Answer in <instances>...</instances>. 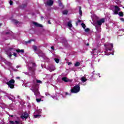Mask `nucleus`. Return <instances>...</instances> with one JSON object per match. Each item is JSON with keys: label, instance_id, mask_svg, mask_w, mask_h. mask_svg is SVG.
Instances as JSON below:
<instances>
[{"label": "nucleus", "instance_id": "nucleus-1", "mask_svg": "<svg viewBox=\"0 0 124 124\" xmlns=\"http://www.w3.org/2000/svg\"><path fill=\"white\" fill-rule=\"evenodd\" d=\"M31 90L34 93V94L36 96L40 94L39 91H38V84L36 83H34L32 85Z\"/></svg>", "mask_w": 124, "mask_h": 124}, {"label": "nucleus", "instance_id": "nucleus-2", "mask_svg": "<svg viewBox=\"0 0 124 124\" xmlns=\"http://www.w3.org/2000/svg\"><path fill=\"white\" fill-rule=\"evenodd\" d=\"M80 92V85L78 84L75 85L72 89H71V93H77Z\"/></svg>", "mask_w": 124, "mask_h": 124}, {"label": "nucleus", "instance_id": "nucleus-3", "mask_svg": "<svg viewBox=\"0 0 124 124\" xmlns=\"http://www.w3.org/2000/svg\"><path fill=\"white\" fill-rule=\"evenodd\" d=\"M6 85H8L9 88L10 89H14V84H15V80L14 79H11L9 81L6 83Z\"/></svg>", "mask_w": 124, "mask_h": 124}, {"label": "nucleus", "instance_id": "nucleus-4", "mask_svg": "<svg viewBox=\"0 0 124 124\" xmlns=\"http://www.w3.org/2000/svg\"><path fill=\"white\" fill-rule=\"evenodd\" d=\"M114 10L113 11V14L114 15H118L119 14V12L121 11V8L120 7L117 5H114Z\"/></svg>", "mask_w": 124, "mask_h": 124}, {"label": "nucleus", "instance_id": "nucleus-5", "mask_svg": "<svg viewBox=\"0 0 124 124\" xmlns=\"http://www.w3.org/2000/svg\"><path fill=\"white\" fill-rule=\"evenodd\" d=\"M20 117L21 119H22V120H24V119H26V120H27V119L29 118V114L27 112H24L23 114L20 116Z\"/></svg>", "mask_w": 124, "mask_h": 124}, {"label": "nucleus", "instance_id": "nucleus-6", "mask_svg": "<svg viewBox=\"0 0 124 124\" xmlns=\"http://www.w3.org/2000/svg\"><path fill=\"white\" fill-rule=\"evenodd\" d=\"M105 19L102 18L99 20L97 21V24L98 26H101L102 25V23H105Z\"/></svg>", "mask_w": 124, "mask_h": 124}, {"label": "nucleus", "instance_id": "nucleus-7", "mask_svg": "<svg viewBox=\"0 0 124 124\" xmlns=\"http://www.w3.org/2000/svg\"><path fill=\"white\" fill-rule=\"evenodd\" d=\"M29 70L31 71L32 75H34L35 74V68H34L33 67H29Z\"/></svg>", "mask_w": 124, "mask_h": 124}, {"label": "nucleus", "instance_id": "nucleus-8", "mask_svg": "<svg viewBox=\"0 0 124 124\" xmlns=\"http://www.w3.org/2000/svg\"><path fill=\"white\" fill-rule=\"evenodd\" d=\"M54 4V1L53 0H48L46 1V5L48 6H52Z\"/></svg>", "mask_w": 124, "mask_h": 124}, {"label": "nucleus", "instance_id": "nucleus-9", "mask_svg": "<svg viewBox=\"0 0 124 124\" xmlns=\"http://www.w3.org/2000/svg\"><path fill=\"white\" fill-rule=\"evenodd\" d=\"M33 25H34L35 27H37V28H43V26L37 22H33Z\"/></svg>", "mask_w": 124, "mask_h": 124}, {"label": "nucleus", "instance_id": "nucleus-10", "mask_svg": "<svg viewBox=\"0 0 124 124\" xmlns=\"http://www.w3.org/2000/svg\"><path fill=\"white\" fill-rule=\"evenodd\" d=\"M62 81H63L64 82H65L66 83H67L68 82H69V79L67 78L66 77H63L62 78Z\"/></svg>", "mask_w": 124, "mask_h": 124}, {"label": "nucleus", "instance_id": "nucleus-11", "mask_svg": "<svg viewBox=\"0 0 124 124\" xmlns=\"http://www.w3.org/2000/svg\"><path fill=\"white\" fill-rule=\"evenodd\" d=\"M16 51L17 53H24L25 52L24 49H16Z\"/></svg>", "mask_w": 124, "mask_h": 124}, {"label": "nucleus", "instance_id": "nucleus-12", "mask_svg": "<svg viewBox=\"0 0 124 124\" xmlns=\"http://www.w3.org/2000/svg\"><path fill=\"white\" fill-rule=\"evenodd\" d=\"M118 14L119 16H120V17H124V12H123L122 11L119 12Z\"/></svg>", "mask_w": 124, "mask_h": 124}, {"label": "nucleus", "instance_id": "nucleus-13", "mask_svg": "<svg viewBox=\"0 0 124 124\" xmlns=\"http://www.w3.org/2000/svg\"><path fill=\"white\" fill-rule=\"evenodd\" d=\"M67 26L69 27V28H72V24H71V21H69L67 23Z\"/></svg>", "mask_w": 124, "mask_h": 124}, {"label": "nucleus", "instance_id": "nucleus-14", "mask_svg": "<svg viewBox=\"0 0 124 124\" xmlns=\"http://www.w3.org/2000/svg\"><path fill=\"white\" fill-rule=\"evenodd\" d=\"M20 7L24 9V8H26L27 7V4H22L21 5H20Z\"/></svg>", "mask_w": 124, "mask_h": 124}, {"label": "nucleus", "instance_id": "nucleus-15", "mask_svg": "<svg viewBox=\"0 0 124 124\" xmlns=\"http://www.w3.org/2000/svg\"><path fill=\"white\" fill-rule=\"evenodd\" d=\"M79 15H80V16H82V7L79 6Z\"/></svg>", "mask_w": 124, "mask_h": 124}, {"label": "nucleus", "instance_id": "nucleus-16", "mask_svg": "<svg viewBox=\"0 0 124 124\" xmlns=\"http://www.w3.org/2000/svg\"><path fill=\"white\" fill-rule=\"evenodd\" d=\"M67 13H68V11H67V10H64V11L62 12V14H63V15H67Z\"/></svg>", "mask_w": 124, "mask_h": 124}, {"label": "nucleus", "instance_id": "nucleus-17", "mask_svg": "<svg viewBox=\"0 0 124 124\" xmlns=\"http://www.w3.org/2000/svg\"><path fill=\"white\" fill-rule=\"evenodd\" d=\"M81 81L82 82H86L87 81V78H86L82 77L81 78Z\"/></svg>", "mask_w": 124, "mask_h": 124}, {"label": "nucleus", "instance_id": "nucleus-18", "mask_svg": "<svg viewBox=\"0 0 124 124\" xmlns=\"http://www.w3.org/2000/svg\"><path fill=\"white\" fill-rule=\"evenodd\" d=\"M119 33H122L121 35H124V30L123 29V30H120L119 31Z\"/></svg>", "mask_w": 124, "mask_h": 124}, {"label": "nucleus", "instance_id": "nucleus-19", "mask_svg": "<svg viewBox=\"0 0 124 124\" xmlns=\"http://www.w3.org/2000/svg\"><path fill=\"white\" fill-rule=\"evenodd\" d=\"M80 65V62H76V63L75 64V66L77 67V66H79Z\"/></svg>", "mask_w": 124, "mask_h": 124}, {"label": "nucleus", "instance_id": "nucleus-20", "mask_svg": "<svg viewBox=\"0 0 124 124\" xmlns=\"http://www.w3.org/2000/svg\"><path fill=\"white\" fill-rule=\"evenodd\" d=\"M32 41H33V40H30L28 41L25 42V44H29L31 43Z\"/></svg>", "mask_w": 124, "mask_h": 124}, {"label": "nucleus", "instance_id": "nucleus-21", "mask_svg": "<svg viewBox=\"0 0 124 124\" xmlns=\"http://www.w3.org/2000/svg\"><path fill=\"white\" fill-rule=\"evenodd\" d=\"M32 48L34 50V51H37V46H33Z\"/></svg>", "mask_w": 124, "mask_h": 124}, {"label": "nucleus", "instance_id": "nucleus-22", "mask_svg": "<svg viewBox=\"0 0 124 124\" xmlns=\"http://www.w3.org/2000/svg\"><path fill=\"white\" fill-rule=\"evenodd\" d=\"M54 60H55L56 63H59V62H60V59H59L58 58H55Z\"/></svg>", "mask_w": 124, "mask_h": 124}, {"label": "nucleus", "instance_id": "nucleus-23", "mask_svg": "<svg viewBox=\"0 0 124 124\" xmlns=\"http://www.w3.org/2000/svg\"><path fill=\"white\" fill-rule=\"evenodd\" d=\"M81 26L82 27L83 29H86V24H85V23H81Z\"/></svg>", "mask_w": 124, "mask_h": 124}, {"label": "nucleus", "instance_id": "nucleus-24", "mask_svg": "<svg viewBox=\"0 0 124 124\" xmlns=\"http://www.w3.org/2000/svg\"><path fill=\"white\" fill-rule=\"evenodd\" d=\"M36 82L39 84H42V81L40 80L36 79Z\"/></svg>", "mask_w": 124, "mask_h": 124}, {"label": "nucleus", "instance_id": "nucleus-25", "mask_svg": "<svg viewBox=\"0 0 124 124\" xmlns=\"http://www.w3.org/2000/svg\"><path fill=\"white\" fill-rule=\"evenodd\" d=\"M59 6L62 7V8H63V5H62V2H59Z\"/></svg>", "mask_w": 124, "mask_h": 124}, {"label": "nucleus", "instance_id": "nucleus-26", "mask_svg": "<svg viewBox=\"0 0 124 124\" xmlns=\"http://www.w3.org/2000/svg\"><path fill=\"white\" fill-rule=\"evenodd\" d=\"M112 51V49H110V48H108V47H106V52H108V51Z\"/></svg>", "mask_w": 124, "mask_h": 124}, {"label": "nucleus", "instance_id": "nucleus-27", "mask_svg": "<svg viewBox=\"0 0 124 124\" xmlns=\"http://www.w3.org/2000/svg\"><path fill=\"white\" fill-rule=\"evenodd\" d=\"M39 117H40V115L39 114H36L34 115V117L35 118H39Z\"/></svg>", "mask_w": 124, "mask_h": 124}, {"label": "nucleus", "instance_id": "nucleus-28", "mask_svg": "<svg viewBox=\"0 0 124 124\" xmlns=\"http://www.w3.org/2000/svg\"><path fill=\"white\" fill-rule=\"evenodd\" d=\"M90 30L89 28H87L85 29V31L86 32H89V31H90Z\"/></svg>", "mask_w": 124, "mask_h": 124}, {"label": "nucleus", "instance_id": "nucleus-29", "mask_svg": "<svg viewBox=\"0 0 124 124\" xmlns=\"http://www.w3.org/2000/svg\"><path fill=\"white\" fill-rule=\"evenodd\" d=\"M36 100L37 102H40V101H41V98H37Z\"/></svg>", "mask_w": 124, "mask_h": 124}, {"label": "nucleus", "instance_id": "nucleus-30", "mask_svg": "<svg viewBox=\"0 0 124 124\" xmlns=\"http://www.w3.org/2000/svg\"><path fill=\"white\" fill-rule=\"evenodd\" d=\"M6 64L8 65L9 66L11 65V63L10 62H6Z\"/></svg>", "mask_w": 124, "mask_h": 124}, {"label": "nucleus", "instance_id": "nucleus-31", "mask_svg": "<svg viewBox=\"0 0 124 124\" xmlns=\"http://www.w3.org/2000/svg\"><path fill=\"white\" fill-rule=\"evenodd\" d=\"M9 3L10 5H12V4H13V1H12L11 0H10Z\"/></svg>", "mask_w": 124, "mask_h": 124}, {"label": "nucleus", "instance_id": "nucleus-32", "mask_svg": "<svg viewBox=\"0 0 124 124\" xmlns=\"http://www.w3.org/2000/svg\"><path fill=\"white\" fill-rule=\"evenodd\" d=\"M14 22L15 24H19V21L18 20H15Z\"/></svg>", "mask_w": 124, "mask_h": 124}, {"label": "nucleus", "instance_id": "nucleus-33", "mask_svg": "<svg viewBox=\"0 0 124 124\" xmlns=\"http://www.w3.org/2000/svg\"><path fill=\"white\" fill-rule=\"evenodd\" d=\"M13 56H14L16 58L17 57V53H16V52H14L13 53Z\"/></svg>", "mask_w": 124, "mask_h": 124}, {"label": "nucleus", "instance_id": "nucleus-34", "mask_svg": "<svg viewBox=\"0 0 124 124\" xmlns=\"http://www.w3.org/2000/svg\"><path fill=\"white\" fill-rule=\"evenodd\" d=\"M33 66H36V64L35 62H32Z\"/></svg>", "mask_w": 124, "mask_h": 124}, {"label": "nucleus", "instance_id": "nucleus-35", "mask_svg": "<svg viewBox=\"0 0 124 124\" xmlns=\"http://www.w3.org/2000/svg\"><path fill=\"white\" fill-rule=\"evenodd\" d=\"M8 56L9 58H10V59H11V57H12V54H11V53H10Z\"/></svg>", "mask_w": 124, "mask_h": 124}, {"label": "nucleus", "instance_id": "nucleus-36", "mask_svg": "<svg viewBox=\"0 0 124 124\" xmlns=\"http://www.w3.org/2000/svg\"><path fill=\"white\" fill-rule=\"evenodd\" d=\"M120 20L122 21V22H124V18H121Z\"/></svg>", "mask_w": 124, "mask_h": 124}, {"label": "nucleus", "instance_id": "nucleus-37", "mask_svg": "<svg viewBox=\"0 0 124 124\" xmlns=\"http://www.w3.org/2000/svg\"><path fill=\"white\" fill-rule=\"evenodd\" d=\"M70 64H72V62H68V65H70Z\"/></svg>", "mask_w": 124, "mask_h": 124}, {"label": "nucleus", "instance_id": "nucleus-38", "mask_svg": "<svg viewBox=\"0 0 124 124\" xmlns=\"http://www.w3.org/2000/svg\"><path fill=\"white\" fill-rule=\"evenodd\" d=\"M110 46L111 47V48H113V47H114V46L113 45V44H110Z\"/></svg>", "mask_w": 124, "mask_h": 124}, {"label": "nucleus", "instance_id": "nucleus-39", "mask_svg": "<svg viewBox=\"0 0 124 124\" xmlns=\"http://www.w3.org/2000/svg\"><path fill=\"white\" fill-rule=\"evenodd\" d=\"M51 49H52V50H55V47H54V46H52L51 47Z\"/></svg>", "mask_w": 124, "mask_h": 124}, {"label": "nucleus", "instance_id": "nucleus-40", "mask_svg": "<svg viewBox=\"0 0 124 124\" xmlns=\"http://www.w3.org/2000/svg\"><path fill=\"white\" fill-rule=\"evenodd\" d=\"M47 23L48 24H50V25H51L52 23H51V22L50 21V20H48L47 21Z\"/></svg>", "mask_w": 124, "mask_h": 124}, {"label": "nucleus", "instance_id": "nucleus-41", "mask_svg": "<svg viewBox=\"0 0 124 124\" xmlns=\"http://www.w3.org/2000/svg\"><path fill=\"white\" fill-rule=\"evenodd\" d=\"M5 34H10V32H6Z\"/></svg>", "mask_w": 124, "mask_h": 124}, {"label": "nucleus", "instance_id": "nucleus-42", "mask_svg": "<svg viewBox=\"0 0 124 124\" xmlns=\"http://www.w3.org/2000/svg\"><path fill=\"white\" fill-rule=\"evenodd\" d=\"M81 20H80V19H78V23H81Z\"/></svg>", "mask_w": 124, "mask_h": 124}, {"label": "nucleus", "instance_id": "nucleus-43", "mask_svg": "<svg viewBox=\"0 0 124 124\" xmlns=\"http://www.w3.org/2000/svg\"><path fill=\"white\" fill-rule=\"evenodd\" d=\"M9 116L11 117V118H13V117H14V115H9Z\"/></svg>", "mask_w": 124, "mask_h": 124}, {"label": "nucleus", "instance_id": "nucleus-44", "mask_svg": "<svg viewBox=\"0 0 124 124\" xmlns=\"http://www.w3.org/2000/svg\"><path fill=\"white\" fill-rule=\"evenodd\" d=\"M16 79H20V78L19 77H17L16 78Z\"/></svg>", "mask_w": 124, "mask_h": 124}, {"label": "nucleus", "instance_id": "nucleus-45", "mask_svg": "<svg viewBox=\"0 0 124 124\" xmlns=\"http://www.w3.org/2000/svg\"><path fill=\"white\" fill-rule=\"evenodd\" d=\"M68 95V93L65 92V95Z\"/></svg>", "mask_w": 124, "mask_h": 124}, {"label": "nucleus", "instance_id": "nucleus-46", "mask_svg": "<svg viewBox=\"0 0 124 124\" xmlns=\"http://www.w3.org/2000/svg\"><path fill=\"white\" fill-rule=\"evenodd\" d=\"M86 45H87V46H90V44L87 43Z\"/></svg>", "mask_w": 124, "mask_h": 124}, {"label": "nucleus", "instance_id": "nucleus-47", "mask_svg": "<svg viewBox=\"0 0 124 124\" xmlns=\"http://www.w3.org/2000/svg\"><path fill=\"white\" fill-rule=\"evenodd\" d=\"M20 66L19 65L16 66V68H19Z\"/></svg>", "mask_w": 124, "mask_h": 124}, {"label": "nucleus", "instance_id": "nucleus-48", "mask_svg": "<svg viewBox=\"0 0 124 124\" xmlns=\"http://www.w3.org/2000/svg\"><path fill=\"white\" fill-rule=\"evenodd\" d=\"M78 22H76V25H77V26H78Z\"/></svg>", "mask_w": 124, "mask_h": 124}, {"label": "nucleus", "instance_id": "nucleus-49", "mask_svg": "<svg viewBox=\"0 0 124 124\" xmlns=\"http://www.w3.org/2000/svg\"><path fill=\"white\" fill-rule=\"evenodd\" d=\"M95 50H96V49H95V48L93 49V51H95Z\"/></svg>", "mask_w": 124, "mask_h": 124}, {"label": "nucleus", "instance_id": "nucleus-50", "mask_svg": "<svg viewBox=\"0 0 124 124\" xmlns=\"http://www.w3.org/2000/svg\"><path fill=\"white\" fill-rule=\"evenodd\" d=\"M17 98H20V96L18 95L17 96Z\"/></svg>", "mask_w": 124, "mask_h": 124}, {"label": "nucleus", "instance_id": "nucleus-51", "mask_svg": "<svg viewBox=\"0 0 124 124\" xmlns=\"http://www.w3.org/2000/svg\"><path fill=\"white\" fill-rule=\"evenodd\" d=\"M13 48H9V50H10V51H11V50H12Z\"/></svg>", "mask_w": 124, "mask_h": 124}, {"label": "nucleus", "instance_id": "nucleus-52", "mask_svg": "<svg viewBox=\"0 0 124 124\" xmlns=\"http://www.w3.org/2000/svg\"><path fill=\"white\" fill-rule=\"evenodd\" d=\"M27 75H29V73H26Z\"/></svg>", "mask_w": 124, "mask_h": 124}, {"label": "nucleus", "instance_id": "nucleus-53", "mask_svg": "<svg viewBox=\"0 0 124 124\" xmlns=\"http://www.w3.org/2000/svg\"><path fill=\"white\" fill-rule=\"evenodd\" d=\"M27 75H29V73H26Z\"/></svg>", "mask_w": 124, "mask_h": 124}]
</instances>
